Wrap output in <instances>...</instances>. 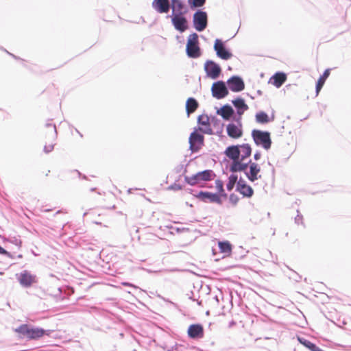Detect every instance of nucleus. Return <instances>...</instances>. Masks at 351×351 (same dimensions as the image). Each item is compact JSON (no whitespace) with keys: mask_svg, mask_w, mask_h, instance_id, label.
<instances>
[{"mask_svg":"<svg viewBox=\"0 0 351 351\" xmlns=\"http://www.w3.org/2000/svg\"><path fill=\"white\" fill-rule=\"evenodd\" d=\"M271 80H273V84L276 87L280 88L286 81L287 75L284 73L278 72L273 75Z\"/></svg>","mask_w":351,"mask_h":351,"instance_id":"obj_22","label":"nucleus"},{"mask_svg":"<svg viewBox=\"0 0 351 351\" xmlns=\"http://www.w3.org/2000/svg\"><path fill=\"white\" fill-rule=\"evenodd\" d=\"M228 88L234 93L242 91L245 88V84L243 79L237 75H233L227 81Z\"/></svg>","mask_w":351,"mask_h":351,"instance_id":"obj_13","label":"nucleus"},{"mask_svg":"<svg viewBox=\"0 0 351 351\" xmlns=\"http://www.w3.org/2000/svg\"><path fill=\"white\" fill-rule=\"evenodd\" d=\"M240 146L241 153V160H244L245 158L249 157L252 153V149L249 144H243Z\"/></svg>","mask_w":351,"mask_h":351,"instance_id":"obj_29","label":"nucleus"},{"mask_svg":"<svg viewBox=\"0 0 351 351\" xmlns=\"http://www.w3.org/2000/svg\"><path fill=\"white\" fill-rule=\"evenodd\" d=\"M124 286L132 287L134 289H137L138 287L129 282H123L121 283Z\"/></svg>","mask_w":351,"mask_h":351,"instance_id":"obj_44","label":"nucleus"},{"mask_svg":"<svg viewBox=\"0 0 351 351\" xmlns=\"http://www.w3.org/2000/svg\"><path fill=\"white\" fill-rule=\"evenodd\" d=\"M297 212H298V215L295 217V223H297V224L303 223V222H302V219H303L302 215L300 214L299 210H297Z\"/></svg>","mask_w":351,"mask_h":351,"instance_id":"obj_43","label":"nucleus"},{"mask_svg":"<svg viewBox=\"0 0 351 351\" xmlns=\"http://www.w3.org/2000/svg\"><path fill=\"white\" fill-rule=\"evenodd\" d=\"M252 136L257 145H261L265 149L271 147V140L269 132L254 130Z\"/></svg>","mask_w":351,"mask_h":351,"instance_id":"obj_4","label":"nucleus"},{"mask_svg":"<svg viewBox=\"0 0 351 351\" xmlns=\"http://www.w3.org/2000/svg\"><path fill=\"white\" fill-rule=\"evenodd\" d=\"M169 189L173 191H180L182 189V186L180 185V184H177L176 182H175L174 184L169 186Z\"/></svg>","mask_w":351,"mask_h":351,"instance_id":"obj_41","label":"nucleus"},{"mask_svg":"<svg viewBox=\"0 0 351 351\" xmlns=\"http://www.w3.org/2000/svg\"><path fill=\"white\" fill-rule=\"evenodd\" d=\"M274 119V117L272 116L271 119L269 118L267 114L263 111H261L256 114V122L262 124L267 123Z\"/></svg>","mask_w":351,"mask_h":351,"instance_id":"obj_26","label":"nucleus"},{"mask_svg":"<svg viewBox=\"0 0 351 351\" xmlns=\"http://www.w3.org/2000/svg\"><path fill=\"white\" fill-rule=\"evenodd\" d=\"M237 191H241V189H243V187H244L245 185H247L245 182V181L242 179V178H240V180L239 181H237Z\"/></svg>","mask_w":351,"mask_h":351,"instance_id":"obj_39","label":"nucleus"},{"mask_svg":"<svg viewBox=\"0 0 351 351\" xmlns=\"http://www.w3.org/2000/svg\"><path fill=\"white\" fill-rule=\"evenodd\" d=\"M213 48L217 57L222 60H229L233 56L230 50L226 48L224 42L221 39L217 38L215 40Z\"/></svg>","mask_w":351,"mask_h":351,"instance_id":"obj_8","label":"nucleus"},{"mask_svg":"<svg viewBox=\"0 0 351 351\" xmlns=\"http://www.w3.org/2000/svg\"><path fill=\"white\" fill-rule=\"evenodd\" d=\"M248 165L250 166V170L249 171H246L245 174L249 180L254 182L261 178V176H258L261 171V168L258 164L252 162L251 160L249 161Z\"/></svg>","mask_w":351,"mask_h":351,"instance_id":"obj_17","label":"nucleus"},{"mask_svg":"<svg viewBox=\"0 0 351 351\" xmlns=\"http://www.w3.org/2000/svg\"><path fill=\"white\" fill-rule=\"evenodd\" d=\"M171 8L172 9L171 14L184 12V4L181 0H171Z\"/></svg>","mask_w":351,"mask_h":351,"instance_id":"obj_24","label":"nucleus"},{"mask_svg":"<svg viewBox=\"0 0 351 351\" xmlns=\"http://www.w3.org/2000/svg\"><path fill=\"white\" fill-rule=\"evenodd\" d=\"M210 125H212L213 128L216 130L217 134H221L223 132V123L221 120L218 119L216 117H212L210 121Z\"/></svg>","mask_w":351,"mask_h":351,"instance_id":"obj_28","label":"nucleus"},{"mask_svg":"<svg viewBox=\"0 0 351 351\" xmlns=\"http://www.w3.org/2000/svg\"><path fill=\"white\" fill-rule=\"evenodd\" d=\"M195 196L204 203H216L219 205L222 204V200L220 195L217 193L201 191Z\"/></svg>","mask_w":351,"mask_h":351,"instance_id":"obj_10","label":"nucleus"},{"mask_svg":"<svg viewBox=\"0 0 351 351\" xmlns=\"http://www.w3.org/2000/svg\"><path fill=\"white\" fill-rule=\"evenodd\" d=\"M203 132H204L206 134H213V130L211 128H208L207 130H203Z\"/></svg>","mask_w":351,"mask_h":351,"instance_id":"obj_46","label":"nucleus"},{"mask_svg":"<svg viewBox=\"0 0 351 351\" xmlns=\"http://www.w3.org/2000/svg\"><path fill=\"white\" fill-rule=\"evenodd\" d=\"M188 2L191 9H195L202 7L206 3V0H188Z\"/></svg>","mask_w":351,"mask_h":351,"instance_id":"obj_33","label":"nucleus"},{"mask_svg":"<svg viewBox=\"0 0 351 351\" xmlns=\"http://www.w3.org/2000/svg\"><path fill=\"white\" fill-rule=\"evenodd\" d=\"M211 93L213 97L221 99L226 97L228 93V89L223 81L219 80L214 82L211 87Z\"/></svg>","mask_w":351,"mask_h":351,"instance_id":"obj_7","label":"nucleus"},{"mask_svg":"<svg viewBox=\"0 0 351 351\" xmlns=\"http://www.w3.org/2000/svg\"><path fill=\"white\" fill-rule=\"evenodd\" d=\"M225 154L230 159L232 160V162L239 160L241 154L240 146L239 145H231L226 148Z\"/></svg>","mask_w":351,"mask_h":351,"instance_id":"obj_20","label":"nucleus"},{"mask_svg":"<svg viewBox=\"0 0 351 351\" xmlns=\"http://www.w3.org/2000/svg\"><path fill=\"white\" fill-rule=\"evenodd\" d=\"M197 122L202 125H210V119L207 115H200L198 117Z\"/></svg>","mask_w":351,"mask_h":351,"instance_id":"obj_35","label":"nucleus"},{"mask_svg":"<svg viewBox=\"0 0 351 351\" xmlns=\"http://www.w3.org/2000/svg\"><path fill=\"white\" fill-rule=\"evenodd\" d=\"M187 333L191 339H201L204 337V328L199 324H191L188 328Z\"/></svg>","mask_w":351,"mask_h":351,"instance_id":"obj_16","label":"nucleus"},{"mask_svg":"<svg viewBox=\"0 0 351 351\" xmlns=\"http://www.w3.org/2000/svg\"><path fill=\"white\" fill-rule=\"evenodd\" d=\"M18 280L23 287H31L34 283L36 282V276L32 274L27 270L22 271L19 274Z\"/></svg>","mask_w":351,"mask_h":351,"instance_id":"obj_15","label":"nucleus"},{"mask_svg":"<svg viewBox=\"0 0 351 351\" xmlns=\"http://www.w3.org/2000/svg\"><path fill=\"white\" fill-rule=\"evenodd\" d=\"M261 156V153L259 152H257L254 154V160H258L260 159Z\"/></svg>","mask_w":351,"mask_h":351,"instance_id":"obj_45","label":"nucleus"},{"mask_svg":"<svg viewBox=\"0 0 351 351\" xmlns=\"http://www.w3.org/2000/svg\"><path fill=\"white\" fill-rule=\"evenodd\" d=\"M14 331L19 334L21 337H25L28 339H38L45 334L49 335V333H46L45 330L43 328L32 327L28 324H21L15 328Z\"/></svg>","mask_w":351,"mask_h":351,"instance_id":"obj_1","label":"nucleus"},{"mask_svg":"<svg viewBox=\"0 0 351 351\" xmlns=\"http://www.w3.org/2000/svg\"><path fill=\"white\" fill-rule=\"evenodd\" d=\"M193 27L197 32H203L208 26V14L202 10H197L193 16Z\"/></svg>","mask_w":351,"mask_h":351,"instance_id":"obj_5","label":"nucleus"},{"mask_svg":"<svg viewBox=\"0 0 351 351\" xmlns=\"http://www.w3.org/2000/svg\"><path fill=\"white\" fill-rule=\"evenodd\" d=\"M186 53L191 58H197L201 56L202 51L199 47L197 34L193 33L188 37Z\"/></svg>","mask_w":351,"mask_h":351,"instance_id":"obj_2","label":"nucleus"},{"mask_svg":"<svg viewBox=\"0 0 351 351\" xmlns=\"http://www.w3.org/2000/svg\"><path fill=\"white\" fill-rule=\"evenodd\" d=\"M184 14V12H180L176 14L167 16V18L171 17L174 28L180 33H183L189 29L188 21Z\"/></svg>","mask_w":351,"mask_h":351,"instance_id":"obj_6","label":"nucleus"},{"mask_svg":"<svg viewBox=\"0 0 351 351\" xmlns=\"http://www.w3.org/2000/svg\"><path fill=\"white\" fill-rule=\"evenodd\" d=\"M152 6L158 13H168L171 9V0H154Z\"/></svg>","mask_w":351,"mask_h":351,"instance_id":"obj_14","label":"nucleus"},{"mask_svg":"<svg viewBox=\"0 0 351 351\" xmlns=\"http://www.w3.org/2000/svg\"><path fill=\"white\" fill-rule=\"evenodd\" d=\"M291 271L292 274L289 276V278L296 282H299L301 280L302 277L298 274H297L295 271H294L293 270H291Z\"/></svg>","mask_w":351,"mask_h":351,"instance_id":"obj_37","label":"nucleus"},{"mask_svg":"<svg viewBox=\"0 0 351 351\" xmlns=\"http://www.w3.org/2000/svg\"><path fill=\"white\" fill-rule=\"evenodd\" d=\"M241 117L234 118V121L238 123V125L234 123H229L226 126L228 135L232 138H239L243 135L242 124Z\"/></svg>","mask_w":351,"mask_h":351,"instance_id":"obj_11","label":"nucleus"},{"mask_svg":"<svg viewBox=\"0 0 351 351\" xmlns=\"http://www.w3.org/2000/svg\"><path fill=\"white\" fill-rule=\"evenodd\" d=\"M8 252L0 246V254H7Z\"/></svg>","mask_w":351,"mask_h":351,"instance_id":"obj_47","label":"nucleus"},{"mask_svg":"<svg viewBox=\"0 0 351 351\" xmlns=\"http://www.w3.org/2000/svg\"><path fill=\"white\" fill-rule=\"evenodd\" d=\"M215 173L213 170L206 169L199 171L192 176H184L185 182L191 186H195L202 181H210L215 177Z\"/></svg>","mask_w":351,"mask_h":351,"instance_id":"obj_3","label":"nucleus"},{"mask_svg":"<svg viewBox=\"0 0 351 351\" xmlns=\"http://www.w3.org/2000/svg\"><path fill=\"white\" fill-rule=\"evenodd\" d=\"M204 70L208 77L215 80L221 73L220 66L213 60H207L204 64Z\"/></svg>","mask_w":351,"mask_h":351,"instance_id":"obj_12","label":"nucleus"},{"mask_svg":"<svg viewBox=\"0 0 351 351\" xmlns=\"http://www.w3.org/2000/svg\"><path fill=\"white\" fill-rule=\"evenodd\" d=\"M218 245L222 253L229 254L232 251V245L229 241H219Z\"/></svg>","mask_w":351,"mask_h":351,"instance_id":"obj_30","label":"nucleus"},{"mask_svg":"<svg viewBox=\"0 0 351 351\" xmlns=\"http://www.w3.org/2000/svg\"><path fill=\"white\" fill-rule=\"evenodd\" d=\"M229 200L230 202L233 204L234 205L237 204V202H239V197L234 194V193H232L230 194V197H229Z\"/></svg>","mask_w":351,"mask_h":351,"instance_id":"obj_38","label":"nucleus"},{"mask_svg":"<svg viewBox=\"0 0 351 351\" xmlns=\"http://www.w3.org/2000/svg\"><path fill=\"white\" fill-rule=\"evenodd\" d=\"M238 177L237 175L232 173L228 178V182L226 184V188L228 191H231L235 184L237 182Z\"/></svg>","mask_w":351,"mask_h":351,"instance_id":"obj_31","label":"nucleus"},{"mask_svg":"<svg viewBox=\"0 0 351 351\" xmlns=\"http://www.w3.org/2000/svg\"><path fill=\"white\" fill-rule=\"evenodd\" d=\"M298 340L301 344L308 348L311 351H324L317 347L315 344L306 339L305 338L298 337Z\"/></svg>","mask_w":351,"mask_h":351,"instance_id":"obj_25","label":"nucleus"},{"mask_svg":"<svg viewBox=\"0 0 351 351\" xmlns=\"http://www.w3.org/2000/svg\"><path fill=\"white\" fill-rule=\"evenodd\" d=\"M198 107L197 101L193 98L190 97L187 99L186 102V111L188 114V117L192 113H193Z\"/></svg>","mask_w":351,"mask_h":351,"instance_id":"obj_23","label":"nucleus"},{"mask_svg":"<svg viewBox=\"0 0 351 351\" xmlns=\"http://www.w3.org/2000/svg\"><path fill=\"white\" fill-rule=\"evenodd\" d=\"M232 104L237 109V113L238 114V117H241L242 114L248 109L247 105L245 104V100L241 97H237V99L232 101Z\"/></svg>","mask_w":351,"mask_h":351,"instance_id":"obj_19","label":"nucleus"},{"mask_svg":"<svg viewBox=\"0 0 351 351\" xmlns=\"http://www.w3.org/2000/svg\"><path fill=\"white\" fill-rule=\"evenodd\" d=\"M53 149V142H50L48 145H45L44 147V150L46 153H49Z\"/></svg>","mask_w":351,"mask_h":351,"instance_id":"obj_42","label":"nucleus"},{"mask_svg":"<svg viewBox=\"0 0 351 351\" xmlns=\"http://www.w3.org/2000/svg\"><path fill=\"white\" fill-rule=\"evenodd\" d=\"M215 186L219 192V195L223 197H227V194L225 193L224 189H223V182L220 180H217L215 181Z\"/></svg>","mask_w":351,"mask_h":351,"instance_id":"obj_32","label":"nucleus"},{"mask_svg":"<svg viewBox=\"0 0 351 351\" xmlns=\"http://www.w3.org/2000/svg\"><path fill=\"white\" fill-rule=\"evenodd\" d=\"M204 136L197 131H193L189 139L190 150L194 153L197 152L204 145Z\"/></svg>","mask_w":351,"mask_h":351,"instance_id":"obj_9","label":"nucleus"},{"mask_svg":"<svg viewBox=\"0 0 351 351\" xmlns=\"http://www.w3.org/2000/svg\"><path fill=\"white\" fill-rule=\"evenodd\" d=\"M257 93H258V95H261L262 94V92L261 90H258Z\"/></svg>","mask_w":351,"mask_h":351,"instance_id":"obj_49","label":"nucleus"},{"mask_svg":"<svg viewBox=\"0 0 351 351\" xmlns=\"http://www.w3.org/2000/svg\"><path fill=\"white\" fill-rule=\"evenodd\" d=\"M177 230L178 232H180V231H188L189 230V228H177Z\"/></svg>","mask_w":351,"mask_h":351,"instance_id":"obj_48","label":"nucleus"},{"mask_svg":"<svg viewBox=\"0 0 351 351\" xmlns=\"http://www.w3.org/2000/svg\"><path fill=\"white\" fill-rule=\"evenodd\" d=\"M217 114L221 116V117L226 121H230V119L236 118L234 117V110L232 107L229 104L223 106L221 108L217 110Z\"/></svg>","mask_w":351,"mask_h":351,"instance_id":"obj_18","label":"nucleus"},{"mask_svg":"<svg viewBox=\"0 0 351 351\" xmlns=\"http://www.w3.org/2000/svg\"><path fill=\"white\" fill-rule=\"evenodd\" d=\"M178 348H176L175 349H173L172 351H178Z\"/></svg>","mask_w":351,"mask_h":351,"instance_id":"obj_50","label":"nucleus"},{"mask_svg":"<svg viewBox=\"0 0 351 351\" xmlns=\"http://www.w3.org/2000/svg\"><path fill=\"white\" fill-rule=\"evenodd\" d=\"M248 167L247 163H242L239 159L232 162L230 167V171L232 173L239 171H243L244 173L247 171Z\"/></svg>","mask_w":351,"mask_h":351,"instance_id":"obj_21","label":"nucleus"},{"mask_svg":"<svg viewBox=\"0 0 351 351\" xmlns=\"http://www.w3.org/2000/svg\"><path fill=\"white\" fill-rule=\"evenodd\" d=\"M239 192L241 193L244 197H251L254 193L252 188L247 184L243 187V189Z\"/></svg>","mask_w":351,"mask_h":351,"instance_id":"obj_34","label":"nucleus"},{"mask_svg":"<svg viewBox=\"0 0 351 351\" xmlns=\"http://www.w3.org/2000/svg\"><path fill=\"white\" fill-rule=\"evenodd\" d=\"M46 127L49 129V131L51 134L52 136L54 137L56 130L55 125L49 123V124H47Z\"/></svg>","mask_w":351,"mask_h":351,"instance_id":"obj_40","label":"nucleus"},{"mask_svg":"<svg viewBox=\"0 0 351 351\" xmlns=\"http://www.w3.org/2000/svg\"><path fill=\"white\" fill-rule=\"evenodd\" d=\"M174 171L176 173H185L186 172V168L184 165L180 164L175 167Z\"/></svg>","mask_w":351,"mask_h":351,"instance_id":"obj_36","label":"nucleus"},{"mask_svg":"<svg viewBox=\"0 0 351 351\" xmlns=\"http://www.w3.org/2000/svg\"><path fill=\"white\" fill-rule=\"evenodd\" d=\"M170 302L171 304L175 305V304H174L173 302Z\"/></svg>","mask_w":351,"mask_h":351,"instance_id":"obj_51","label":"nucleus"},{"mask_svg":"<svg viewBox=\"0 0 351 351\" xmlns=\"http://www.w3.org/2000/svg\"><path fill=\"white\" fill-rule=\"evenodd\" d=\"M330 75V69H326L323 73V75L319 78L317 84H316V93L318 95L319 92L323 87L326 80L328 78V77Z\"/></svg>","mask_w":351,"mask_h":351,"instance_id":"obj_27","label":"nucleus"}]
</instances>
